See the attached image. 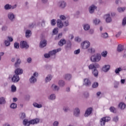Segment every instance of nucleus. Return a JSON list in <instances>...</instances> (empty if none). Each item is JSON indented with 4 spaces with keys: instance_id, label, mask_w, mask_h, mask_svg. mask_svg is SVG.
<instances>
[{
    "instance_id": "1",
    "label": "nucleus",
    "mask_w": 126,
    "mask_h": 126,
    "mask_svg": "<svg viewBox=\"0 0 126 126\" xmlns=\"http://www.w3.org/2000/svg\"><path fill=\"white\" fill-rule=\"evenodd\" d=\"M99 67H100V65L98 63H92L89 65V69H93L92 73L95 77H97L99 74V71L97 69Z\"/></svg>"
},
{
    "instance_id": "2",
    "label": "nucleus",
    "mask_w": 126,
    "mask_h": 126,
    "mask_svg": "<svg viewBox=\"0 0 126 126\" xmlns=\"http://www.w3.org/2000/svg\"><path fill=\"white\" fill-rule=\"evenodd\" d=\"M101 59V56L100 53H96L91 57L90 60L92 63H99Z\"/></svg>"
},
{
    "instance_id": "3",
    "label": "nucleus",
    "mask_w": 126,
    "mask_h": 126,
    "mask_svg": "<svg viewBox=\"0 0 126 126\" xmlns=\"http://www.w3.org/2000/svg\"><path fill=\"white\" fill-rule=\"evenodd\" d=\"M38 72H35L33 73V75L29 79V81L31 84H34L37 82V77H38Z\"/></svg>"
},
{
    "instance_id": "4",
    "label": "nucleus",
    "mask_w": 126,
    "mask_h": 126,
    "mask_svg": "<svg viewBox=\"0 0 126 126\" xmlns=\"http://www.w3.org/2000/svg\"><path fill=\"white\" fill-rule=\"evenodd\" d=\"M81 46L84 50H86V49H88L89 47H90V42L88 40H85L81 43Z\"/></svg>"
},
{
    "instance_id": "5",
    "label": "nucleus",
    "mask_w": 126,
    "mask_h": 126,
    "mask_svg": "<svg viewBox=\"0 0 126 126\" xmlns=\"http://www.w3.org/2000/svg\"><path fill=\"white\" fill-rule=\"evenodd\" d=\"M7 17L11 22H13L15 20V15L11 12L8 13Z\"/></svg>"
},
{
    "instance_id": "6",
    "label": "nucleus",
    "mask_w": 126,
    "mask_h": 126,
    "mask_svg": "<svg viewBox=\"0 0 126 126\" xmlns=\"http://www.w3.org/2000/svg\"><path fill=\"white\" fill-rule=\"evenodd\" d=\"M97 9V6L92 4L89 7V12L90 14H93L95 12V10Z\"/></svg>"
},
{
    "instance_id": "7",
    "label": "nucleus",
    "mask_w": 126,
    "mask_h": 126,
    "mask_svg": "<svg viewBox=\"0 0 126 126\" xmlns=\"http://www.w3.org/2000/svg\"><path fill=\"white\" fill-rule=\"evenodd\" d=\"M83 85L86 87H90L91 86V81L88 78L84 79Z\"/></svg>"
},
{
    "instance_id": "8",
    "label": "nucleus",
    "mask_w": 126,
    "mask_h": 126,
    "mask_svg": "<svg viewBox=\"0 0 126 126\" xmlns=\"http://www.w3.org/2000/svg\"><path fill=\"white\" fill-rule=\"evenodd\" d=\"M12 82L14 83H17L20 80V78L19 77V75L17 74H14L11 79Z\"/></svg>"
},
{
    "instance_id": "9",
    "label": "nucleus",
    "mask_w": 126,
    "mask_h": 126,
    "mask_svg": "<svg viewBox=\"0 0 126 126\" xmlns=\"http://www.w3.org/2000/svg\"><path fill=\"white\" fill-rule=\"evenodd\" d=\"M20 46L21 49H28V48H29V45H28L27 42L25 41H21Z\"/></svg>"
},
{
    "instance_id": "10",
    "label": "nucleus",
    "mask_w": 126,
    "mask_h": 126,
    "mask_svg": "<svg viewBox=\"0 0 126 126\" xmlns=\"http://www.w3.org/2000/svg\"><path fill=\"white\" fill-rule=\"evenodd\" d=\"M93 110V109L92 107L88 108L85 112L84 117H85L86 118L89 117V116L91 115V114H92Z\"/></svg>"
},
{
    "instance_id": "11",
    "label": "nucleus",
    "mask_w": 126,
    "mask_h": 126,
    "mask_svg": "<svg viewBox=\"0 0 126 126\" xmlns=\"http://www.w3.org/2000/svg\"><path fill=\"white\" fill-rule=\"evenodd\" d=\"M73 115L75 117H78L80 116V110L78 107H76L74 109Z\"/></svg>"
},
{
    "instance_id": "12",
    "label": "nucleus",
    "mask_w": 126,
    "mask_h": 126,
    "mask_svg": "<svg viewBox=\"0 0 126 126\" xmlns=\"http://www.w3.org/2000/svg\"><path fill=\"white\" fill-rule=\"evenodd\" d=\"M58 6L60 8L63 9V8H65V6H66V2L64 1H61L58 3Z\"/></svg>"
},
{
    "instance_id": "13",
    "label": "nucleus",
    "mask_w": 126,
    "mask_h": 126,
    "mask_svg": "<svg viewBox=\"0 0 126 126\" xmlns=\"http://www.w3.org/2000/svg\"><path fill=\"white\" fill-rule=\"evenodd\" d=\"M104 17L105 18V21L106 23H110V22H112V20L111 16L110 15V14H107L105 15Z\"/></svg>"
},
{
    "instance_id": "14",
    "label": "nucleus",
    "mask_w": 126,
    "mask_h": 126,
    "mask_svg": "<svg viewBox=\"0 0 126 126\" xmlns=\"http://www.w3.org/2000/svg\"><path fill=\"white\" fill-rule=\"evenodd\" d=\"M62 51V48H58L57 49H55L52 51L49 52V54L50 56H55L56 54L59 53V52H61Z\"/></svg>"
},
{
    "instance_id": "15",
    "label": "nucleus",
    "mask_w": 126,
    "mask_h": 126,
    "mask_svg": "<svg viewBox=\"0 0 126 126\" xmlns=\"http://www.w3.org/2000/svg\"><path fill=\"white\" fill-rule=\"evenodd\" d=\"M111 68V66L110 65H105L102 68V70L103 72H108Z\"/></svg>"
},
{
    "instance_id": "16",
    "label": "nucleus",
    "mask_w": 126,
    "mask_h": 126,
    "mask_svg": "<svg viewBox=\"0 0 126 126\" xmlns=\"http://www.w3.org/2000/svg\"><path fill=\"white\" fill-rule=\"evenodd\" d=\"M71 41H70V40H68L67 42H66V45L65 46V50H70V49H71Z\"/></svg>"
},
{
    "instance_id": "17",
    "label": "nucleus",
    "mask_w": 126,
    "mask_h": 126,
    "mask_svg": "<svg viewBox=\"0 0 126 126\" xmlns=\"http://www.w3.org/2000/svg\"><path fill=\"white\" fill-rule=\"evenodd\" d=\"M21 63V59H20V58H17L14 66L15 67H19V65H20Z\"/></svg>"
},
{
    "instance_id": "18",
    "label": "nucleus",
    "mask_w": 126,
    "mask_h": 126,
    "mask_svg": "<svg viewBox=\"0 0 126 126\" xmlns=\"http://www.w3.org/2000/svg\"><path fill=\"white\" fill-rule=\"evenodd\" d=\"M46 46H47V40L46 39L42 40L40 42L39 47L40 48H44V47H46Z\"/></svg>"
},
{
    "instance_id": "19",
    "label": "nucleus",
    "mask_w": 126,
    "mask_h": 126,
    "mask_svg": "<svg viewBox=\"0 0 126 126\" xmlns=\"http://www.w3.org/2000/svg\"><path fill=\"white\" fill-rule=\"evenodd\" d=\"M39 122H40V120L36 118L35 119L30 121V125H36L37 124H39Z\"/></svg>"
},
{
    "instance_id": "20",
    "label": "nucleus",
    "mask_w": 126,
    "mask_h": 126,
    "mask_svg": "<svg viewBox=\"0 0 126 126\" xmlns=\"http://www.w3.org/2000/svg\"><path fill=\"white\" fill-rule=\"evenodd\" d=\"M66 44V40L64 38L61 39L58 43L59 46L60 47H63V45H65Z\"/></svg>"
},
{
    "instance_id": "21",
    "label": "nucleus",
    "mask_w": 126,
    "mask_h": 126,
    "mask_svg": "<svg viewBox=\"0 0 126 126\" xmlns=\"http://www.w3.org/2000/svg\"><path fill=\"white\" fill-rule=\"evenodd\" d=\"M15 73L17 74V75H20L23 73V70L20 68H18L15 69Z\"/></svg>"
},
{
    "instance_id": "22",
    "label": "nucleus",
    "mask_w": 126,
    "mask_h": 126,
    "mask_svg": "<svg viewBox=\"0 0 126 126\" xmlns=\"http://www.w3.org/2000/svg\"><path fill=\"white\" fill-rule=\"evenodd\" d=\"M57 26L59 28L62 29L63 27V21L62 20L58 19L57 21Z\"/></svg>"
},
{
    "instance_id": "23",
    "label": "nucleus",
    "mask_w": 126,
    "mask_h": 126,
    "mask_svg": "<svg viewBox=\"0 0 126 126\" xmlns=\"http://www.w3.org/2000/svg\"><path fill=\"white\" fill-rule=\"evenodd\" d=\"M53 78V76L51 74L48 75L45 79V83H48V82H50L52 79Z\"/></svg>"
},
{
    "instance_id": "24",
    "label": "nucleus",
    "mask_w": 126,
    "mask_h": 126,
    "mask_svg": "<svg viewBox=\"0 0 126 126\" xmlns=\"http://www.w3.org/2000/svg\"><path fill=\"white\" fill-rule=\"evenodd\" d=\"M51 88L53 91H59L60 90V87L56 85L55 84H53Z\"/></svg>"
},
{
    "instance_id": "25",
    "label": "nucleus",
    "mask_w": 126,
    "mask_h": 126,
    "mask_svg": "<svg viewBox=\"0 0 126 126\" xmlns=\"http://www.w3.org/2000/svg\"><path fill=\"white\" fill-rule=\"evenodd\" d=\"M25 34L26 38H30V37H31V35H32V32H31V31L27 30L26 31Z\"/></svg>"
},
{
    "instance_id": "26",
    "label": "nucleus",
    "mask_w": 126,
    "mask_h": 126,
    "mask_svg": "<svg viewBox=\"0 0 126 126\" xmlns=\"http://www.w3.org/2000/svg\"><path fill=\"white\" fill-rule=\"evenodd\" d=\"M48 99L51 101H54V100H56V94H51L50 95L48 96Z\"/></svg>"
},
{
    "instance_id": "27",
    "label": "nucleus",
    "mask_w": 126,
    "mask_h": 126,
    "mask_svg": "<svg viewBox=\"0 0 126 126\" xmlns=\"http://www.w3.org/2000/svg\"><path fill=\"white\" fill-rule=\"evenodd\" d=\"M58 85L60 87H64V85H65V82L63 80H60L58 82Z\"/></svg>"
},
{
    "instance_id": "28",
    "label": "nucleus",
    "mask_w": 126,
    "mask_h": 126,
    "mask_svg": "<svg viewBox=\"0 0 126 126\" xmlns=\"http://www.w3.org/2000/svg\"><path fill=\"white\" fill-rule=\"evenodd\" d=\"M5 103H6V101L4 97L2 96L0 97V105H4Z\"/></svg>"
},
{
    "instance_id": "29",
    "label": "nucleus",
    "mask_w": 126,
    "mask_h": 126,
    "mask_svg": "<svg viewBox=\"0 0 126 126\" xmlns=\"http://www.w3.org/2000/svg\"><path fill=\"white\" fill-rule=\"evenodd\" d=\"M118 107L120 109H121V110H124V109H126V104L124 102H121L119 103Z\"/></svg>"
},
{
    "instance_id": "30",
    "label": "nucleus",
    "mask_w": 126,
    "mask_h": 126,
    "mask_svg": "<svg viewBox=\"0 0 126 126\" xmlns=\"http://www.w3.org/2000/svg\"><path fill=\"white\" fill-rule=\"evenodd\" d=\"M32 105L34 108H37L38 109H40V108H42V107H43L42 104H39L37 102H33Z\"/></svg>"
},
{
    "instance_id": "31",
    "label": "nucleus",
    "mask_w": 126,
    "mask_h": 126,
    "mask_svg": "<svg viewBox=\"0 0 126 126\" xmlns=\"http://www.w3.org/2000/svg\"><path fill=\"white\" fill-rule=\"evenodd\" d=\"M124 49H125L124 45L120 44L118 45L117 51L118 52H122V51H124Z\"/></svg>"
},
{
    "instance_id": "32",
    "label": "nucleus",
    "mask_w": 126,
    "mask_h": 126,
    "mask_svg": "<svg viewBox=\"0 0 126 126\" xmlns=\"http://www.w3.org/2000/svg\"><path fill=\"white\" fill-rule=\"evenodd\" d=\"M23 124L24 126H30V121H29L28 119H24Z\"/></svg>"
},
{
    "instance_id": "33",
    "label": "nucleus",
    "mask_w": 126,
    "mask_h": 126,
    "mask_svg": "<svg viewBox=\"0 0 126 126\" xmlns=\"http://www.w3.org/2000/svg\"><path fill=\"white\" fill-rule=\"evenodd\" d=\"M101 37L103 39H107V38H109V35L108 34V33L104 32L101 33Z\"/></svg>"
},
{
    "instance_id": "34",
    "label": "nucleus",
    "mask_w": 126,
    "mask_h": 126,
    "mask_svg": "<svg viewBox=\"0 0 126 126\" xmlns=\"http://www.w3.org/2000/svg\"><path fill=\"white\" fill-rule=\"evenodd\" d=\"M64 79L66 80H70L71 79V75L70 74H66L64 75Z\"/></svg>"
},
{
    "instance_id": "35",
    "label": "nucleus",
    "mask_w": 126,
    "mask_h": 126,
    "mask_svg": "<svg viewBox=\"0 0 126 126\" xmlns=\"http://www.w3.org/2000/svg\"><path fill=\"white\" fill-rule=\"evenodd\" d=\"M83 28L84 30L87 31L90 29V26L89 24H85L83 26Z\"/></svg>"
},
{
    "instance_id": "36",
    "label": "nucleus",
    "mask_w": 126,
    "mask_h": 126,
    "mask_svg": "<svg viewBox=\"0 0 126 126\" xmlns=\"http://www.w3.org/2000/svg\"><path fill=\"white\" fill-rule=\"evenodd\" d=\"M100 22V21L98 19H94L93 20V23L94 24V25H98V24H99Z\"/></svg>"
},
{
    "instance_id": "37",
    "label": "nucleus",
    "mask_w": 126,
    "mask_h": 126,
    "mask_svg": "<svg viewBox=\"0 0 126 126\" xmlns=\"http://www.w3.org/2000/svg\"><path fill=\"white\" fill-rule=\"evenodd\" d=\"M10 108L11 109H13V110H14V109H16V108H17V104L15 103H12L10 105Z\"/></svg>"
},
{
    "instance_id": "38",
    "label": "nucleus",
    "mask_w": 126,
    "mask_h": 126,
    "mask_svg": "<svg viewBox=\"0 0 126 126\" xmlns=\"http://www.w3.org/2000/svg\"><path fill=\"white\" fill-rule=\"evenodd\" d=\"M4 44L5 47H9L10 46V42L7 40H4Z\"/></svg>"
},
{
    "instance_id": "39",
    "label": "nucleus",
    "mask_w": 126,
    "mask_h": 126,
    "mask_svg": "<svg viewBox=\"0 0 126 126\" xmlns=\"http://www.w3.org/2000/svg\"><path fill=\"white\" fill-rule=\"evenodd\" d=\"M4 8L5 10H9V9H11V5L9 4H6L4 6Z\"/></svg>"
},
{
    "instance_id": "40",
    "label": "nucleus",
    "mask_w": 126,
    "mask_h": 126,
    "mask_svg": "<svg viewBox=\"0 0 126 126\" xmlns=\"http://www.w3.org/2000/svg\"><path fill=\"white\" fill-rule=\"evenodd\" d=\"M126 10V7H119L118 8V12H124Z\"/></svg>"
},
{
    "instance_id": "41",
    "label": "nucleus",
    "mask_w": 126,
    "mask_h": 126,
    "mask_svg": "<svg viewBox=\"0 0 126 126\" xmlns=\"http://www.w3.org/2000/svg\"><path fill=\"white\" fill-rule=\"evenodd\" d=\"M88 51L89 53H90L91 54H94V53H95V49L93 48L88 49Z\"/></svg>"
},
{
    "instance_id": "42",
    "label": "nucleus",
    "mask_w": 126,
    "mask_h": 126,
    "mask_svg": "<svg viewBox=\"0 0 126 126\" xmlns=\"http://www.w3.org/2000/svg\"><path fill=\"white\" fill-rule=\"evenodd\" d=\"M8 27L6 26H2L1 28V30L2 32H4L5 31H6L8 29Z\"/></svg>"
},
{
    "instance_id": "43",
    "label": "nucleus",
    "mask_w": 126,
    "mask_h": 126,
    "mask_svg": "<svg viewBox=\"0 0 126 126\" xmlns=\"http://www.w3.org/2000/svg\"><path fill=\"white\" fill-rule=\"evenodd\" d=\"M120 71H122V68L121 67L117 68L115 70V72L116 74L120 73Z\"/></svg>"
},
{
    "instance_id": "44",
    "label": "nucleus",
    "mask_w": 126,
    "mask_h": 126,
    "mask_svg": "<svg viewBox=\"0 0 126 126\" xmlns=\"http://www.w3.org/2000/svg\"><path fill=\"white\" fill-rule=\"evenodd\" d=\"M14 47L15 49H19V43L16 42L14 43Z\"/></svg>"
},
{
    "instance_id": "45",
    "label": "nucleus",
    "mask_w": 126,
    "mask_h": 126,
    "mask_svg": "<svg viewBox=\"0 0 126 126\" xmlns=\"http://www.w3.org/2000/svg\"><path fill=\"white\" fill-rule=\"evenodd\" d=\"M109 110L111 113H115L116 112V108L114 106L110 107Z\"/></svg>"
},
{
    "instance_id": "46",
    "label": "nucleus",
    "mask_w": 126,
    "mask_h": 126,
    "mask_svg": "<svg viewBox=\"0 0 126 126\" xmlns=\"http://www.w3.org/2000/svg\"><path fill=\"white\" fill-rule=\"evenodd\" d=\"M100 126H105V124L106 123L105 121L103 120V118H101L100 121Z\"/></svg>"
},
{
    "instance_id": "47",
    "label": "nucleus",
    "mask_w": 126,
    "mask_h": 126,
    "mask_svg": "<svg viewBox=\"0 0 126 126\" xmlns=\"http://www.w3.org/2000/svg\"><path fill=\"white\" fill-rule=\"evenodd\" d=\"M102 119H103L104 122H109L110 121H111V118L109 117H103L102 118Z\"/></svg>"
},
{
    "instance_id": "48",
    "label": "nucleus",
    "mask_w": 126,
    "mask_h": 126,
    "mask_svg": "<svg viewBox=\"0 0 126 126\" xmlns=\"http://www.w3.org/2000/svg\"><path fill=\"white\" fill-rule=\"evenodd\" d=\"M63 110L64 112H65V113H66L69 111V107L67 106H64L63 107Z\"/></svg>"
},
{
    "instance_id": "49",
    "label": "nucleus",
    "mask_w": 126,
    "mask_h": 126,
    "mask_svg": "<svg viewBox=\"0 0 126 126\" xmlns=\"http://www.w3.org/2000/svg\"><path fill=\"white\" fill-rule=\"evenodd\" d=\"M98 86H99V84L97 82L94 83L92 86L93 88H97Z\"/></svg>"
},
{
    "instance_id": "50",
    "label": "nucleus",
    "mask_w": 126,
    "mask_h": 126,
    "mask_svg": "<svg viewBox=\"0 0 126 126\" xmlns=\"http://www.w3.org/2000/svg\"><path fill=\"white\" fill-rule=\"evenodd\" d=\"M113 122H115V123H118L119 122V117L118 116H115L113 118Z\"/></svg>"
},
{
    "instance_id": "51",
    "label": "nucleus",
    "mask_w": 126,
    "mask_h": 126,
    "mask_svg": "<svg viewBox=\"0 0 126 126\" xmlns=\"http://www.w3.org/2000/svg\"><path fill=\"white\" fill-rule=\"evenodd\" d=\"M83 96L85 98H88L89 97V93L88 92H85L83 94Z\"/></svg>"
},
{
    "instance_id": "52",
    "label": "nucleus",
    "mask_w": 126,
    "mask_h": 126,
    "mask_svg": "<svg viewBox=\"0 0 126 126\" xmlns=\"http://www.w3.org/2000/svg\"><path fill=\"white\" fill-rule=\"evenodd\" d=\"M57 22H56V20L55 19H52L51 21V24L52 26H55V25H56Z\"/></svg>"
},
{
    "instance_id": "53",
    "label": "nucleus",
    "mask_w": 126,
    "mask_h": 126,
    "mask_svg": "<svg viewBox=\"0 0 126 126\" xmlns=\"http://www.w3.org/2000/svg\"><path fill=\"white\" fill-rule=\"evenodd\" d=\"M11 91L12 92H16V87L14 85L11 86Z\"/></svg>"
},
{
    "instance_id": "54",
    "label": "nucleus",
    "mask_w": 126,
    "mask_h": 126,
    "mask_svg": "<svg viewBox=\"0 0 126 126\" xmlns=\"http://www.w3.org/2000/svg\"><path fill=\"white\" fill-rule=\"evenodd\" d=\"M53 33L54 34V35L58 34L59 33V29L56 28L54 29L53 31Z\"/></svg>"
},
{
    "instance_id": "55",
    "label": "nucleus",
    "mask_w": 126,
    "mask_h": 126,
    "mask_svg": "<svg viewBox=\"0 0 126 126\" xmlns=\"http://www.w3.org/2000/svg\"><path fill=\"white\" fill-rule=\"evenodd\" d=\"M107 54L108 52L107 51H103L101 53V55L102 57H104V58H106V57H107Z\"/></svg>"
},
{
    "instance_id": "56",
    "label": "nucleus",
    "mask_w": 126,
    "mask_h": 126,
    "mask_svg": "<svg viewBox=\"0 0 126 126\" xmlns=\"http://www.w3.org/2000/svg\"><path fill=\"white\" fill-rule=\"evenodd\" d=\"M75 42H81V38L78 36L76 37L75 38Z\"/></svg>"
},
{
    "instance_id": "57",
    "label": "nucleus",
    "mask_w": 126,
    "mask_h": 126,
    "mask_svg": "<svg viewBox=\"0 0 126 126\" xmlns=\"http://www.w3.org/2000/svg\"><path fill=\"white\" fill-rule=\"evenodd\" d=\"M44 57L46 59H49V58H51V55L50 54V52H49V54H45Z\"/></svg>"
},
{
    "instance_id": "58",
    "label": "nucleus",
    "mask_w": 126,
    "mask_h": 126,
    "mask_svg": "<svg viewBox=\"0 0 126 126\" xmlns=\"http://www.w3.org/2000/svg\"><path fill=\"white\" fill-rule=\"evenodd\" d=\"M8 41L10 43V42H13V38L11 36H7Z\"/></svg>"
},
{
    "instance_id": "59",
    "label": "nucleus",
    "mask_w": 126,
    "mask_h": 126,
    "mask_svg": "<svg viewBox=\"0 0 126 126\" xmlns=\"http://www.w3.org/2000/svg\"><path fill=\"white\" fill-rule=\"evenodd\" d=\"M26 117V115H25V113H22L21 117H20L21 119L22 120H23L24 119H25Z\"/></svg>"
},
{
    "instance_id": "60",
    "label": "nucleus",
    "mask_w": 126,
    "mask_h": 126,
    "mask_svg": "<svg viewBox=\"0 0 126 126\" xmlns=\"http://www.w3.org/2000/svg\"><path fill=\"white\" fill-rule=\"evenodd\" d=\"M126 17L124 18L122 22V25H123V26L126 25Z\"/></svg>"
},
{
    "instance_id": "61",
    "label": "nucleus",
    "mask_w": 126,
    "mask_h": 126,
    "mask_svg": "<svg viewBox=\"0 0 126 126\" xmlns=\"http://www.w3.org/2000/svg\"><path fill=\"white\" fill-rule=\"evenodd\" d=\"M80 49H78V50H75L74 52V54L75 55H78V54H80Z\"/></svg>"
},
{
    "instance_id": "62",
    "label": "nucleus",
    "mask_w": 126,
    "mask_h": 126,
    "mask_svg": "<svg viewBox=\"0 0 126 126\" xmlns=\"http://www.w3.org/2000/svg\"><path fill=\"white\" fill-rule=\"evenodd\" d=\"M60 18L61 19V20H65V19H66V17L63 15L60 16Z\"/></svg>"
},
{
    "instance_id": "63",
    "label": "nucleus",
    "mask_w": 126,
    "mask_h": 126,
    "mask_svg": "<svg viewBox=\"0 0 126 126\" xmlns=\"http://www.w3.org/2000/svg\"><path fill=\"white\" fill-rule=\"evenodd\" d=\"M59 121H55L53 123V126H59Z\"/></svg>"
},
{
    "instance_id": "64",
    "label": "nucleus",
    "mask_w": 126,
    "mask_h": 126,
    "mask_svg": "<svg viewBox=\"0 0 126 126\" xmlns=\"http://www.w3.org/2000/svg\"><path fill=\"white\" fill-rule=\"evenodd\" d=\"M35 26V23H31L29 26V28H33Z\"/></svg>"
}]
</instances>
